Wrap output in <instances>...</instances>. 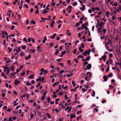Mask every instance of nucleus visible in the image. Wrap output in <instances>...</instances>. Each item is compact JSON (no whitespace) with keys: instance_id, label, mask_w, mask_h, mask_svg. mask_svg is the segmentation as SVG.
<instances>
[{"instance_id":"f257e3e1","label":"nucleus","mask_w":121,"mask_h":121,"mask_svg":"<svg viewBox=\"0 0 121 121\" xmlns=\"http://www.w3.org/2000/svg\"><path fill=\"white\" fill-rule=\"evenodd\" d=\"M103 26L102 25L100 24L99 25L98 27L97 28V29L98 30H106V29H103Z\"/></svg>"},{"instance_id":"f03ea898","label":"nucleus","mask_w":121,"mask_h":121,"mask_svg":"<svg viewBox=\"0 0 121 121\" xmlns=\"http://www.w3.org/2000/svg\"><path fill=\"white\" fill-rule=\"evenodd\" d=\"M113 34H115V35L116 36V41H117L118 40V38H120L119 37L118 35V33L117 32H115L113 33Z\"/></svg>"},{"instance_id":"7ed1b4c3","label":"nucleus","mask_w":121,"mask_h":121,"mask_svg":"<svg viewBox=\"0 0 121 121\" xmlns=\"http://www.w3.org/2000/svg\"><path fill=\"white\" fill-rule=\"evenodd\" d=\"M18 52H19L17 50H16V53H15L14 54L15 55H17V56H16L15 58V60H17L18 58V57L19 56V55L18 54V53H17Z\"/></svg>"},{"instance_id":"20e7f679","label":"nucleus","mask_w":121,"mask_h":121,"mask_svg":"<svg viewBox=\"0 0 121 121\" xmlns=\"http://www.w3.org/2000/svg\"><path fill=\"white\" fill-rule=\"evenodd\" d=\"M91 65L90 64H89L87 66L86 68L87 69H91Z\"/></svg>"},{"instance_id":"39448f33","label":"nucleus","mask_w":121,"mask_h":121,"mask_svg":"<svg viewBox=\"0 0 121 121\" xmlns=\"http://www.w3.org/2000/svg\"><path fill=\"white\" fill-rule=\"evenodd\" d=\"M57 35L56 33H54L53 34L52 36H50V38L52 39H53L55 36Z\"/></svg>"},{"instance_id":"423d86ee","label":"nucleus","mask_w":121,"mask_h":121,"mask_svg":"<svg viewBox=\"0 0 121 121\" xmlns=\"http://www.w3.org/2000/svg\"><path fill=\"white\" fill-rule=\"evenodd\" d=\"M55 22L54 21H52V22L50 24V26L51 27H53V25L54 24Z\"/></svg>"},{"instance_id":"0eeeda50","label":"nucleus","mask_w":121,"mask_h":121,"mask_svg":"<svg viewBox=\"0 0 121 121\" xmlns=\"http://www.w3.org/2000/svg\"><path fill=\"white\" fill-rule=\"evenodd\" d=\"M83 56H81L80 55H79L78 56L77 58L78 59H79V56H80V58L82 59V61H84L85 60L86 61V59H84L83 58Z\"/></svg>"},{"instance_id":"6e6552de","label":"nucleus","mask_w":121,"mask_h":121,"mask_svg":"<svg viewBox=\"0 0 121 121\" xmlns=\"http://www.w3.org/2000/svg\"><path fill=\"white\" fill-rule=\"evenodd\" d=\"M59 84V82H55L52 85V86H57Z\"/></svg>"},{"instance_id":"1a4fd4ad","label":"nucleus","mask_w":121,"mask_h":121,"mask_svg":"<svg viewBox=\"0 0 121 121\" xmlns=\"http://www.w3.org/2000/svg\"><path fill=\"white\" fill-rule=\"evenodd\" d=\"M87 50H86L85 52L83 53L82 54L85 56H86L87 53Z\"/></svg>"},{"instance_id":"9d476101","label":"nucleus","mask_w":121,"mask_h":121,"mask_svg":"<svg viewBox=\"0 0 121 121\" xmlns=\"http://www.w3.org/2000/svg\"><path fill=\"white\" fill-rule=\"evenodd\" d=\"M85 7L84 5H82V8H80V10H82V11H84L85 9Z\"/></svg>"},{"instance_id":"9b49d317","label":"nucleus","mask_w":121,"mask_h":121,"mask_svg":"<svg viewBox=\"0 0 121 121\" xmlns=\"http://www.w3.org/2000/svg\"><path fill=\"white\" fill-rule=\"evenodd\" d=\"M103 78L104 79V81L105 82L107 81V77L106 75L104 76Z\"/></svg>"},{"instance_id":"f8f14e48","label":"nucleus","mask_w":121,"mask_h":121,"mask_svg":"<svg viewBox=\"0 0 121 121\" xmlns=\"http://www.w3.org/2000/svg\"><path fill=\"white\" fill-rule=\"evenodd\" d=\"M82 26H83V28H84L85 29V30H87L88 29V28L87 27L85 26V25L84 24H83L82 25Z\"/></svg>"},{"instance_id":"ddd939ff","label":"nucleus","mask_w":121,"mask_h":121,"mask_svg":"<svg viewBox=\"0 0 121 121\" xmlns=\"http://www.w3.org/2000/svg\"><path fill=\"white\" fill-rule=\"evenodd\" d=\"M35 75L34 74H33L32 75H30L29 77V78H30L31 79H33L34 78L33 77V76Z\"/></svg>"},{"instance_id":"4468645a","label":"nucleus","mask_w":121,"mask_h":121,"mask_svg":"<svg viewBox=\"0 0 121 121\" xmlns=\"http://www.w3.org/2000/svg\"><path fill=\"white\" fill-rule=\"evenodd\" d=\"M2 35L5 34L6 35H7L8 33L6 32L5 31H2Z\"/></svg>"},{"instance_id":"2eb2a0df","label":"nucleus","mask_w":121,"mask_h":121,"mask_svg":"<svg viewBox=\"0 0 121 121\" xmlns=\"http://www.w3.org/2000/svg\"><path fill=\"white\" fill-rule=\"evenodd\" d=\"M48 12V11H46V9H44L43 10L42 13L43 14H46Z\"/></svg>"},{"instance_id":"dca6fc26","label":"nucleus","mask_w":121,"mask_h":121,"mask_svg":"<svg viewBox=\"0 0 121 121\" xmlns=\"http://www.w3.org/2000/svg\"><path fill=\"white\" fill-rule=\"evenodd\" d=\"M3 68H4V72H5L6 70L7 69H8V67H5L4 66H3Z\"/></svg>"},{"instance_id":"f3484780","label":"nucleus","mask_w":121,"mask_h":121,"mask_svg":"<svg viewBox=\"0 0 121 121\" xmlns=\"http://www.w3.org/2000/svg\"><path fill=\"white\" fill-rule=\"evenodd\" d=\"M30 23L33 24H35L36 23V22L33 20H31L30 22Z\"/></svg>"},{"instance_id":"a211bd4d","label":"nucleus","mask_w":121,"mask_h":121,"mask_svg":"<svg viewBox=\"0 0 121 121\" xmlns=\"http://www.w3.org/2000/svg\"><path fill=\"white\" fill-rule=\"evenodd\" d=\"M113 74L112 73H110V74H108L107 76V78H109V77H112Z\"/></svg>"},{"instance_id":"6ab92c4d","label":"nucleus","mask_w":121,"mask_h":121,"mask_svg":"<svg viewBox=\"0 0 121 121\" xmlns=\"http://www.w3.org/2000/svg\"><path fill=\"white\" fill-rule=\"evenodd\" d=\"M41 78V77L40 76H39V78L38 79H36V81L37 82H38L39 81H40V82H41L40 80Z\"/></svg>"},{"instance_id":"aec40b11","label":"nucleus","mask_w":121,"mask_h":121,"mask_svg":"<svg viewBox=\"0 0 121 121\" xmlns=\"http://www.w3.org/2000/svg\"><path fill=\"white\" fill-rule=\"evenodd\" d=\"M9 72H10L9 68H8V69H7V71L6 73V74L8 75V74H9Z\"/></svg>"},{"instance_id":"412c9836","label":"nucleus","mask_w":121,"mask_h":121,"mask_svg":"<svg viewBox=\"0 0 121 121\" xmlns=\"http://www.w3.org/2000/svg\"><path fill=\"white\" fill-rule=\"evenodd\" d=\"M75 117V115H73L72 114H71L70 116V119H72L73 117Z\"/></svg>"},{"instance_id":"4be33fe9","label":"nucleus","mask_w":121,"mask_h":121,"mask_svg":"<svg viewBox=\"0 0 121 121\" xmlns=\"http://www.w3.org/2000/svg\"><path fill=\"white\" fill-rule=\"evenodd\" d=\"M21 48L23 50H25L26 49V45L22 46L21 47Z\"/></svg>"},{"instance_id":"5701e85b","label":"nucleus","mask_w":121,"mask_h":121,"mask_svg":"<svg viewBox=\"0 0 121 121\" xmlns=\"http://www.w3.org/2000/svg\"><path fill=\"white\" fill-rule=\"evenodd\" d=\"M109 14L110 13L108 11L107 12H106L105 13L107 17H108V15H109Z\"/></svg>"},{"instance_id":"b1692460","label":"nucleus","mask_w":121,"mask_h":121,"mask_svg":"<svg viewBox=\"0 0 121 121\" xmlns=\"http://www.w3.org/2000/svg\"><path fill=\"white\" fill-rule=\"evenodd\" d=\"M109 66H108L106 69V73H107L109 71Z\"/></svg>"},{"instance_id":"393cba45","label":"nucleus","mask_w":121,"mask_h":121,"mask_svg":"<svg viewBox=\"0 0 121 121\" xmlns=\"http://www.w3.org/2000/svg\"><path fill=\"white\" fill-rule=\"evenodd\" d=\"M25 74V72H23L22 73H20L21 76L22 77Z\"/></svg>"},{"instance_id":"a878e982","label":"nucleus","mask_w":121,"mask_h":121,"mask_svg":"<svg viewBox=\"0 0 121 121\" xmlns=\"http://www.w3.org/2000/svg\"><path fill=\"white\" fill-rule=\"evenodd\" d=\"M67 52L66 51H62L61 52V54H62L63 55L65 54Z\"/></svg>"},{"instance_id":"bb28decb","label":"nucleus","mask_w":121,"mask_h":121,"mask_svg":"<svg viewBox=\"0 0 121 121\" xmlns=\"http://www.w3.org/2000/svg\"><path fill=\"white\" fill-rule=\"evenodd\" d=\"M83 28V26L81 25V26L78 27V30H82Z\"/></svg>"},{"instance_id":"cd10ccee","label":"nucleus","mask_w":121,"mask_h":121,"mask_svg":"<svg viewBox=\"0 0 121 121\" xmlns=\"http://www.w3.org/2000/svg\"><path fill=\"white\" fill-rule=\"evenodd\" d=\"M56 51L55 52L54 54H55L56 55H57V54L58 53L59 51L57 49H56Z\"/></svg>"},{"instance_id":"c85d7f7f","label":"nucleus","mask_w":121,"mask_h":121,"mask_svg":"<svg viewBox=\"0 0 121 121\" xmlns=\"http://www.w3.org/2000/svg\"><path fill=\"white\" fill-rule=\"evenodd\" d=\"M72 84L73 85V87H74L76 86V85L74 83V82L73 80H72Z\"/></svg>"},{"instance_id":"c756f323","label":"nucleus","mask_w":121,"mask_h":121,"mask_svg":"<svg viewBox=\"0 0 121 121\" xmlns=\"http://www.w3.org/2000/svg\"><path fill=\"white\" fill-rule=\"evenodd\" d=\"M37 48L38 49V51L39 52H41V49H39L40 48V47L39 46H38L37 47Z\"/></svg>"},{"instance_id":"7c9ffc66","label":"nucleus","mask_w":121,"mask_h":121,"mask_svg":"<svg viewBox=\"0 0 121 121\" xmlns=\"http://www.w3.org/2000/svg\"><path fill=\"white\" fill-rule=\"evenodd\" d=\"M105 47L106 49L108 50H109V47H108V45L107 44H106L105 45Z\"/></svg>"},{"instance_id":"2f4dec72","label":"nucleus","mask_w":121,"mask_h":121,"mask_svg":"<svg viewBox=\"0 0 121 121\" xmlns=\"http://www.w3.org/2000/svg\"><path fill=\"white\" fill-rule=\"evenodd\" d=\"M44 77H42V78L41 79V81H42V82L43 83L44 82H46L45 81H43V80H44Z\"/></svg>"},{"instance_id":"473e14b6","label":"nucleus","mask_w":121,"mask_h":121,"mask_svg":"<svg viewBox=\"0 0 121 121\" xmlns=\"http://www.w3.org/2000/svg\"><path fill=\"white\" fill-rule=\"evenodd\" d=\"M90 57L89 56L87 57L86 59V61L88 60H90Z\"/></svg>"},{"instance_id":"72a5a7b5","label":"nucleus","mask_w":121,"mask_h":121,"mask_svg":"<svg viewBox=\"0 0 121 121\" xmlns=\"http://www.w3.org/2000/svg\"><path fill=\"white\" fill-rule=\"evenodd\" d=\"M8 49L9 50V52H10L12 51V49L10 47H8Z\"/></svg>"},{"instance_id":"f704fd0d","label":"nucleus","mask_w":121,"mask_h":121,"mask_svg":"<svg viewBox=\"0 0 121 121\" xmlns=\"http://www.w3.org/2000/svg\"><path fill=\"white\" fill-rule=\"evenodd\" d=\"M118 3L117 2L116 3H114L112 5V6H113V5H114L115 6H117V5Z\"/></svg>"},{"instance_id":"c9c22d12","label":"nucleus","mask_w":121,"mask_h":121,"mask_svg":"<svg viewBox=\"0 0 121 121\" xmlns=\"http://www.w3.org/2000/svg\"><path fill=\"white\" fill-rule=\"evenodd\" d=\"M26 85L27 86H29L30 85H31V86L32 85L31 84L30 82H27L26 83Z\"/></svg>"},{"instance_id":"e433bc0d","label":"nucleus","mask_w":121,"mask_h":121,"mask_svg":"<svg viewBox=\"0 0 121 121\" xmlns=\"http://www.w3.org/2000/svg\"><path fill=\"white\" fill-rule=\"evenodd\" d=\"M46 114L47 116L48 117V118L49 119H50L51 118V117L50 116V114L49 113H46Z\"/></svg>"},{"instance_id":"4c0bfd02","label":"nucleus","mask_w":121,"mask_h":121,"mask_svg":"<svg viewBox=\"0 0 121 121\" xmlns=\"http://www.w3.org/2000/svg\"><path fill=\"white\" fill-rule=\"evenodd\" d=\"M30 114L31 115V116H30V118L31 119H32L33 117V114L32 113H31Z\"/></svg>"},{"instance_id":"58836bf2","label":"nucleus","mask_w":121,"mask_h":121,"mask_svg":"<svg viewBox=\"0 0 121 121\" xmlns=\"http://www.w3.org/2000/svg\"><path fill=\"white\" fill-rule=\"evenodd\" d=\"M58 121H63V118H59L58 119Z\"/></svg>"},{"instance_id":"ea45409f","label":"nucleus","mask_w":121,"mask_h":121,"mask_svg":"<svg viewBox=\"0 0 121 121\" xmlns=\"http://www.w3.org/2000/svg\"><path fill=\"white\" fill-rule=\"evenodd\" d=\"M44 71L43 73H45V75H46L48 72V71L47 70H45Z\"/></svg>"},{"instance_id":"a19ab883","label":"nucleus","mask_w":121,"mask_h":121,"mask_svg":"<svg viewBox=\"0 0 121 121\" xmlns=\"http://www.w3.org/2000/svg\"><path fill=\"white\" fill-rule=\"evenodd\" d=\"M71 107H69V110L67 112V113H69L71 112Z\"/></svg>"},{"instance_id":"79ce46f5","label":"nucleus","mask_w":121,"mask_h":121,"mask_svg":"<svg viewBox=\"0 0 121 121\" xmlns=\"http://www.w3.org/2000/svg\"><path fill=\"white\" fill-rule=\"evenodd\" d=\"M95 95V92L94 91H93L92 92V96H94Z\"/></svg>"},{"instance_id":"37998d69","label":"nucleus","mask_w":121,"mask_h":121,"mask_svg":"<svg viewBox=\"0 0 121 121\" xmlns=\"http://www.w3.org/2000/svg\"><path fill=\"white\" fill-rule=\"evenodd\" d=\"M11 69L13 72L14 71V66H12L11 68Z\"/></svg>"},{"instance_id":"c03bdc74","label":"nucleus","mask_w":121,"mask_h":121,"mask_svg":"<svg viewBox=\"0 0 121 121\" xmlns=\"http://www.w3.org/2000/svg\"><path fill=\"white\" fill-rule=\"evenodd\" d=\"M77 2H74L73 4V6H75L77 5Z\"/></svg>"},{"instance_id":"a18cd8bd","label":"nucleus","mask_w":121,"mask_h":121,"mask_svg":"<svg viewBox=\"0 0 121 121\" xmlns=\"http://www.w3.org/2000/svg\"><path fill=\"white\" fill-rule=\"evenodd\" d=\"M40 82L37 84V85L36 86V87L37 88L39 86H40Z\"/></svg>"},{"instance_id":"49530a36","label":"nucleus","mask_w":121,"mask_h":121,"mask_svg":"<svg viewBox=\"0 0 121 121\" xmlns=\"http://www.w3.org/2000/svg\"><path fill=\"white\" fill-rule=\"evenodd\" d=\"M40 18L41 20V22H43V21L44 20H45V18L43 17H41Z\"/></svg>"},{"instance_id":"de8ad7c7","label":"nucleus","mask_w":121,"mask_h":121,"mask_svg":"<svg viewBox=\"0 0 121 121\" xmlns=\"http://www.w3.org/2000/svg\"><path fill=\"white\" fill-rule=\"evenodd\" d=\"M53 45V43H50V47H52Z\"/></svg>"},{"instance_id":"09e8293b","label":"nucleus","mask_w":121,"mask_h":121,"mask_svg":"<svg viewBox=\"0 0 121 121\" xmlns=\"http://www.w3.org/2000/svg\"><path fill=\"white\" fill-rule=\"evenodd\" d=\"M80 24L79 23H78L76 24V26L77 27L78 26H80Z\"/></svg>"},{"instance_id":"8fccbe9b","label":"nucleus","mask_w":121,"mask_h":121,"mask_svg":"<svg viewBox=\"0 0 121 121\" xmlns=\"http://www.w3.org/2000/svg\"><path fill=\"white\" fill-rule=\"evenodd\" d=\"M86 61L85 62L83 63V65H86L88 64V63L87 62H86Z\"/></svg>"},{"instance_id":"3c124183","label":"nucleus","mask_w":121,"mask_h":121,"mask_svg":"<svg viewBox=\"0 0 121 121\" xmlns=\"http://www.w3.org/2000/svg\"><path fill=\"white\" fill-rule=\"evenodd\" d=\"M39 11L37 9L35 12V13L36 14H39Z\"/></svg>"},{"instance_id":"603ef678","label":"nucleus","mask_w":121,"mask_h":121,"mask_svg":"<svg viewBox=\"0 0 121 121\" xmlns=\"http://www.w3.org/2000/svg\"><path fill=\"white\" fill-rule=\"evenodd\" d=\"M92 12V10L91 9H88V12L90 13H91Z\"/></svg>"},{"instance_id":"864d4df0","label":"nucleus","mask_w":121,"mask_h":121,"mask_svg":"<svg viewBox=\"0 0 121 121\" xmlns=\"http://www.w3.org/2000/svg\"><path fill=\"white\" fill-rule=\"evenodd\" d=\"M109 56L111 57L113 56V54L112 53H110L109 54Z\"/></svg>"},{"instance_id":"5fc2aeb1","label":"nucleus","mask_w":121,"mask_h":121,"mask_svg":"<svg viewBox=\"0 0 121 121\" xmlns=\"http://www.w3.org/2000/svg\"><path fill=\"white\" fill-rule=\"evenodd\" d=\"M23 39V40L24 41H25V42H26V43H27L28 42V41L27 40V39L25 38H24Z\"/></svg>"},{"instance_id":"6e6d98bb","label":"nucleus","mask_w":121,"mask_h":121,"mask_svg":"<svg viewBox=\"0 0 121 121\" xmlns=\"http://www.w3.org/2000/svg\"><path fill=\"white\" fill-rule=\"evenodd\" d=\"M100 24H101L102 25V26H104V25L105 24V23L102 21L100 22Z\"/></svg>"},{"instance_id":"4d7b16f0","label":"nucleus","mask_w":121,"mask_h":121,"mask_svg":"<svg viewBox=\"0 0 121 121\" xmlns=\"http://www.w3.org/2000/svg\"><path fill=\"white\" fill-rule=\"evenodd\" d=\"M30 50L31 51V53H33L35 52V50H33L32 49H30Z\"/></svg>"},{"instance_id":"13d9d810","label":"nucleus","mask_w":121,"mask_h":121,"mask_svg":"<svg viewBox=\"0 0 121 121\" xmlns=\"http://www.w3.org/2000/svg\"><path fill=\"white\" fill-rule=\"evenodd\" d=\"M64 72V70H62L60 72L59 74H62L63 73V72Z\"/></svg>"},{"instance_id":"bf43d9fd","label":"nucleus","mask_w":121,"mask_h":121,"mask_svg":"<svg viewBox=\"0 0 121 121\" xmlns=\"http://www.w3.org/2000/svg\"><path fill=\"white\" fill-rule=\"evenodd\" d=\"M82 91L83 92H85L86 91H87V90H85L84 88H83L82 89Z\"/></svg>"},{"instance_id":"052dcab7","label":"nucleus","mask_w":121,"mask_h":121,"mask_svg":"<svg viewBox=\"0 0 121 121\" xmlns=\"http://www.w3.org/2000/svg\"><path fill=\"white\" fill-rule=\"evenodd\" d=\"M109 87H109V89H111L112 88H113V87L112 86L109 85Z\"/></svg>"},{"instance_id":"680f3d73","label":"nucleus","mask_w":121,"mask_h":121,"mask_svg":"<svg viewBox=\"0 0 121 121\" xmlns=\"http://www.w3.org/2000/svg\"><path fill=\"white\" fill-rule=\"evenodd\" d=\"M69 31H67V32H66V34H67V35H68L69 36V35H70L71 34V33H68V32Z\"/></svg>"},{"instance_id":"e2e57ef3","label":"nucleus","mask_w":121,"mask_h":121,"mask_svg":"<svg viewBox=\"0 0 121 121\" xmlns=\"http://www.w3.org/2000/svg\"><path fill=\"white\" fill-rule=\"evenodd\" d=\"M24 5L25 6V7L26 8H28V5L27 4H24Z\"/></svg>"},{"instance_id":"0e129e2a","label":"nucleus","mask_w":121,"mask_h":121,"mask_svg":"<svg viewBox=\"0 0 121 121\" xmlns=\"http://www.w3.org/2000/svg\"><path fill=\"white\" fill-rule=\"evenodd\" d=\"M47 101L48 102H49L50 100V98L49 97L47 99Z\"/></svg>"},{"instance_id":"69168bd1","label":"nucleus","mask_w":121,"mask_h":121,"mask_svg":"<svg viewBox=\"0 0 121 121\" xmlns=\"http://www.w3.org/2000/svg\"><path fill=\"white\" fill-rule=\"evenodd\" d=\"M84 43H82L81 44L82 47L83 48H84Z\"/></svg>"},{"instance_id":"338daca9","label":"nucleus","mask_w":121,"mask_h":121,"mask_svg":"<svg viewBox=\"0 0 121 121\" xmlns=\"http://www.w3.org/2000/svg\"><path fill=\"white\" fill-rule=\"evenodd\" d=\"M47 93V92L46 91H45V92H44L43 93V96H45L46 95V94Z\"/></svg>"},{"instance_id":"774afa93","label":"nucleus","mask_w":121,"mask_h":121,"mask_svg":"<svg viewBox=\"0 0 121 121\" xmlns=\"http://www.w3.org/2000/svg\"><path fill=\"white\" fill-rule=\"evenodd\" d=\"M63 93L61 92H60L58 94L59 95H60V96H61V95H63Z\"/></svg>"}]
</instances>
